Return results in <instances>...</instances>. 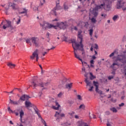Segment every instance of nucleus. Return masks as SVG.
I'll list each match as a JSON object with an SVG mask.
<instances>
[{"label":"nucleus","mask_w":126,"mask_h":126,"mask_svg":"<svg viewBox=\"0 0 126 126\" xmlns=\"http://www.w3.org/2000/svg\"><path fill=\"white\" fill-rule=\"evenodd\" d=\"M21 21V20L20 19H19L18 20V21L17 22V24H19Z\"/></svg>","instance_id":"0e129e2a"},{"label":"nucleus","mask_w":126,"mask_h":126,"mask_svg":"<svg viewBox=\"0 0 126 126\" xmlns=\"http://www.w3.org/2000/svg\"><path fill=\"white\" fill-rule=\"evenodd\" d=\"M91 22H92V23H96V22H97V20H96V19H95V18L93 17L91 19Z\"/></svg>","instance_id":"e433bc0d"},{"label":"nucleus","mask_w":126,"mask_h":126,"mask_svg":"<svg viewBox=\"0 0 126 126\" xmlns=\"http://www.w3.org/2000/svg\"><path fill=\"white\" fill-rule=\"evenodd\" d=\"M7 110H8V112H11V113H14V111H12V110H11V109H10V107H8L7 108Z\"/></svg>","instance_id":"c03bdc74"},{"label":"nucleus","mask_w":126,"mask_h":126,"mask_svg":"<svg viewBox=\"0 0 126 126\" xmlns=\"http://www.w3.org/2000/svg\"><path fill=\"white\" fill-rule=\"evenodd\" d=\"M37 116H38V118H39V119H42V116H41V115L40 114V113H39L38 114H37Z\"/></svg>","instance_id":"69168bd1"},{"label":"nucleus","mask_w":126,"mask_h":126,"mask_svg":"<svg viewBox=\"0 0 126 126\" xmlns=\"http://www.w3.org/2000/svg\"><path fill=\"white\" fill-rule=\"evenodd\" d=\"M63 41H64V42H67V37H66V36L64 37Z\"/></svg>","instance_id":"4d7b16f0"},{"label":"nucleus","mask_w":126,"mask_h":126,"mask_svg":"<svg viewBox=\"0 0 126 126\" xmlns=\"http://www.w3.org/2000/svg\"><path fill=\"white\" fill-rule=\"evenodd\" d=\"M92 14H93L94 17H97L98 16V12L94 9Z\"/></svg>","instance_id":"b1692460"},{"label":"nucleus","mask_w":126,"mask_h":126,"mask_svg":"<svg viewBox=\"0 0 126 126\" xmlns=\"http://www.w3.org/2000/svg\"><path fill=\"white\" fill-rule=\"evenodd\" d=\"M110 111H112L113 113H117L118 112V110L115 107H112L110 108Z\"/></svg>","instance_id":"473e14b6"},{"label":"nucleus","mask_w":126,"mask_h":126,"mask_svg":"<svg viewBox=\"0 0 126 126\" xmlns=\"http://www.w3.org/2000/svg\"><path fill=\"white\" fill-rule=\"evenodd\" d=\"M40 26L42 27V29H44V30H47V29H51V28H50V25H51V24L44 21L43 22V24H40Z\"/></svg>","instance_id":"0eeeda50"},{"label":"nucleus","mask_w":126,"mask_h":126,"mask_svg":"<svg viewBox=\"0 0 126 126\" xmlns=\"http://www.w3.org/2000/svg\"><path fill=\"white\" fill-rule=\"evenodd\" d=\"M91 64H94V60H91L90 62Z\"/></svg>","instance_id":"5fc2aeb1"},{"label":"nucleus","mask_w":126,"mask_h":126,"mask_svg":"<svg viewBox=\"0 0 126 126\" xmlns=\"http://www.w3.org/2000/svg\"><path fill=\"white\" fill-rule=\"evenodd\" d=\"M94 49H96V50H98L99 49V46H98V44H94Z\"/></svg>","instance_id":"a18cd8bd"},{"label":"nucleus","mask_w":126,"mask_h":126,"mask_svg":"<svg viewBox=\"0 0 126 126\" xmlns=\"http://www.w3.org/2000/svg\"><path fill=\"white\" fill-rule=\"evenodd\" d=\"M101 16H102V17H103V18H106L107 14H101Z\"/></svg>","instance_id":"de8ad7c7"},{"label":"nucleus","mask_w":126,"mask_h":126,"mask_svg":"<svg viewBox=\"0 0 126 126\" xmlns=\"http://www.w3.org/2000/svg\"><path fill=\"white\" fill-rule=\"evenodd\" d=\"M46 36H47V38L49 39L50 38V33L47 32L46 34Z\"/></svg>","instance_id":"13d9d810"},{"label":"nucleus","mask_w":126,"mask_h":126,"mask_svg":"<svg viewBox=\"0 0 126 126\" xmlns=\"http://www.w3.org/2000/svg\"><path fill=\"white\" fill-rule=\"evenodd\" d=\"M90 75L91 80H93V79H95V78H96V76L93 75V73H92V72H90Z\"/></svg>","instance_id":"bb28decb"},{"label":"nucleus","mask_w":126,"mask_h":126,"mask_svg":"<svg viewBox=\"0 0 126 126\" xmlns=\"http://www.w3.org/2000/svg\"><path fill=\"white\" fill-rule=\"evenodd\" d=\"M93 29H91L89 30V34L90 37H92L93 35Z\"/></svg>","instance_id":"c756f323"},{"label":"nucleus","mask_w":126,"mask_h":126,"mask_svg":"<svg viewBox=\"0 0 126 126\" xmlns=\"http://www.w3.org/2000/svg\"><path fill=\"white\" fill-rule=\"evenodd\" d=\"M25 105L26 106V108H27V109H29V107L33 108V107L34 106V104H32L31 102L28 101H26L25 102Z\"/></svg>","instance_id":"2eb2a0df"},{"label":"nucleus","mask_w":126,"mask_h":126,"mask_svg":"<svg viewBox=\"0 0 126 126\" xmlns=\"http://www.w3.org/2000/svg\"><path fill=\"white\" fill-rule=\"evenodd\" d=\"M8 66H9V67H10V68H13V67H15V64H12L11 63H8L7 64Z\"/></svg>","instance_id":"a878e982"},{"label":"nucleus","mask_w":126,"mask_h":126,"mask_svg":"<svg viewBox=\"0 0 126 126\" xmlns=\"http://www.w3.org/2000/svg\"><path fill=\"white\" fill-rule=\"evenodd\" d=\"M107 8H108V9H111V6L110 5V4H107L106 6Z\"/></svg>","instance_id":"680f3d73"},{"label":"nucleus","mask_w":126,"mask_h":126,"mask_svg":"<svg viewBox=\"0 0 126 126\" xmlns=\"http://www.w3.org/2000/svg\"><path fill=\"white\" fill-rule=\"evenodd\" d=\"M61 96H63V93L62 92H60L58 94V96L59 97H61Z\"/></svg>","instance_id":"8fccbe9b"},{"label":"nucleus","mask_w":126,"mask_h":126,"mask_svg":"<svg viewBox=\"0 0 126 126\" xmlns=\"http://www.w3.org/2000/svg\"><path fill=\"white\" fill-rule=\"evenodd\" d=\"M118 18H119V15H114L112 18L113 20H114V21H116L117 20V19H118Z\"/></svg>","instance_id":"72a5a7b5"},{"label":"nucleus","mask_w":126,"mask_h":126,"mask_svg":"<svg viewBox=\"0 0 126 126\" xmlns=\"http://www.w3.org/2000/svg\"><path fill=\"white\" fill-rule=\"evenodd\" d=\"M79 109H85V105L84 104H81L79 107Z\"/></svg>","instance_id":"4c0bfd02"},{"label":"nucleus","mask_w":126,"mask_h":126,"mask_svg":"<svg viewBox=\"0 0 126 126\" xmlns=\"http://www.w3.org/2000/svg\"><path fill=\"white\" fill-rule=\"evenodd\" d=\"M74 57L75 58H76V59H77L78 60H79V61H80V62H81L83 65H85V66L87 65V63L86 62H84V61L83 62L82 61V59H80V57L77 56V54H76V52H75V51H74Z\"/></svg>","instance_id":"ddd939ff"},{"label":"nucleus","mask_w":126,"mask_h":126,"mask_svg":"<svg viewBox=\"0 0 126 126\" xmlns=\"http://www.w3.org/2000/svg\"><path fill=\"white\" fill-rule=\"evenodd\" d=\"M75 119H79V116L78 115H75Z\"/></svg>","instance_id":"338daca9"},{"label":"nucleus","mask_w":126,"mask_h":126,"mask_svg":"<svg viewBox=\"0 0 126 126\" xmlns=\"http://www.w3.org/2000/svg\"><path fill=\"white\" fill-rule=\"evenodd\" d=\"M124 4H125V2H122V0H118L117 3V9H121L124 6Z\"/></svg>","instance_id":"4468645a"},{"label":"nucleus","mask_w":126,"mask_h":126,"mask_svg":"<svg viewBox=\"0 0 126 126\" xmlns=\"http://www.w3.org/2000/svg\"><path fill=\"white\" fill-rule=\"evenodd\" d=\"M94 88V87H93V86H92V87H90V89H89V91H92V90H93V89Z\"/></svg>","instance_id":"bf43d9fd"},{"label":"nucleus","mask_w":126,"mask_h":126,"mask_svg":"<svg viewBox=\"0 0 126 126\" xmlns=\"http://www.w3.org/2000/svg\"><path fill=\"white\" fill-rule=\"evenodd\" d=\"M38 49H36L32 53V56H31V60H34L36 58V62H38L39 60V54H38Z\"/></svg>","instance_id":"6e6552de"},{"label":"nucleus","mask_w":126,"mask_h":126,"mask_svg":"<svg viewBox=\"0 0 126 126\" xmlns=\"http://www.w3.org/2000/svg\"><path fill=\"white\" fill-rule=\"evenodd\" d=\"M58 27H59L58 26V23H56V26H54V25H52V24H51L50 25V26H49V28H50V29L51 28H54V29H58Z\"/></svg>","instance_id":"4be33fe9"},{"label":"nucleus","mask_w":126,"mask_h":126,"mask_svg":"<svg viewBox=\"0 0 126 126\" xmlns=\"http://www.w3.org/2000/svg\"><path fill=\"white\" fill-rule=\"evenodd\" d=\"M68 82H69V79H67L66 78H63V80H62V84H63V85H64V84H66L67 83H68Z\"/></svg>","instance_id":"6ab92c4d"},{"label":"nucleus","mask_w":126,"mask_h":126,"mask_svg":"<svg viewBox=\"0 0 126 126\" xmlns=\"http://www.w3.org/2000/svg\"><path fill=\"white\" fill-rule=\"evenodd\" d=\"M92 60H93L94 61V60H96V57H95V55L92 56Z\"/></svg>","instance_id":"e2e57ef3"},{"label":"nucleus","mask_w":126,"mask_h":126,"mask_svg":"<svg viewBox=\"0 0 126 126\" xmlns=\"http://www.w3.org/2000/svg\"><path fill=\"white\" fill-rule=\"evenodd\" d=\"M75 30V31H77L78 30V29L76 26L74 27V28H71V30Z\"/></svg>","instance_id":"49530a36"},{"label":"nucleus","mask_w":126,"mask_h":126,"mask_svg":"<svg viewBox=\"0 0 126 126\" xmlns=\"http://www.w3.org/2000/svg\"><path fill=\"white\" fill-rule=\"evenodd\" d=\"M99 6H100L101 8H102V7H104V6H105V3L101 4L100 5H99Z\"/></svg>","instance_id":"6e6d98bb"},{"label":"nucleus","mask_w":126,"mask_h":126,"mask_svg":"<svg viewBox=\"0 0 126 126\" xmlns=\"http://www.w3.org/2000/svg\"><path fill=\"white\" fill-rule=\"evenodd\" d=\"M116 50H115L113 52H112L110 55L109 57L110 58H112V57H114V56L115 55V54H116Z\"/></svg>","instance_id":"ea45409f"},{"label":"nucleus","mask_w":126,"mask_h":126,"mask_svg":"<svg viewBox=\"0 0 126 126\" xmlns=\"http://www.w3.org/2000/svg\"><path fill=\"white\" fill-rule=\"evenodd\" d=\"M80 47V48L79 47V49L77 50H79L80 51H81L82 52V54L84 55V54H85V52H84V48H83V44L82 47H81V45Z\"/></svg>","instance_id":"393cba45"},{"label":"nucleus","mask_w":126,"mask_h":126,"mask_svg":"<svg viewBox=\"0 0 126 126\" xmlns=\"http://www.w3.org/2000/svg\"><path fill=\"white\" fill-rule=\"evenodd\" d=\"M77 98L78 99V100H82V98H81V95L78 94L77 95Z\"/></svg>","instance_id":"09e8293b"},{"label":"nucleus","mask_w":126,"mask_h":126,"mask_svg":"<svg viewBox=\"0 0 126 126\" xmlns=\"http://www.w3.org/2000/svg\"><path fill=\"white\" fill-rule=\"evenodd\" d=\"M65 87L67 89H70V88L72 87V83H71L70 84L67 83L65 85Z\"/></svg>","instance_id":"5701e85b"},{"label":"nucleus","mask_w":126,"mask_h":126,"mask_svg":"<svg viewBox=\"0 0 126 126\" xmlns=\"http://www.w3.org/2000/svg\"><path fill=\"white\" fill-rule=\"evenodd\" d=\"M101 8H101V6H100V5H97V6H95V7L94 8V10L97 11V10H99V9H101Z\"/></svg>","instance_id":"c9c22d12"},{"label":"nucleus","mask_w":126,"mask_h":126,"mask_svg":"<svg viewBox=\"0 0 126 126\" xmlns=\"http://www.w3.org/2000/svg\"><path fill=\"white\" fill-rule=\"evenodd\" d=\"M31 82L32 83V85L33 86V89H35V87H38V86L44 88V86H47V85L48 84V83L39 82V80L37 76H34L32 77Z\"/></svg>","instance_id":"f257e3e1"},{"label":"nucleus","mask_w":126,"mask_h":126,"mask_svg":"<svg viewBox=\"0 0 126 126\" xmlns=\"http://www.w3.org/2000/svg\"><path fill=\"white\" fill-rule=\"evenodd\" d=\"M58 115L60 116V112H58V111H57L56 112L55 115H54V117H57V116H58Z\"/></svg>","instance_id":"3c124183"},{"label":"nucleus","mask_w":126,"mask_h":126,"mask_svg":"<svg viewBox=\"0 0 126 126\" xmlns=\"http://www.w3.org/2000/svg\"><path fill=\"white\" fill-rule=\"evenodd\" d=\"M120 57H122V58H120V57H117V61H119V62H121L122 63H124L125 64L126 63V57L124 55H120Z\"/></svg>","instance_id":"9b49d317"},{"label":"nucleus","mask_w":126,"mask_h":126,"mask_svg":"<svg viewBox=\"0 0 126 126\" xmlns=\"http://www.w3.org/2000/svg\"><path fill=\"white\" fill-rule=\"evenodd\" d=\"M0 28L4 29L5 30L6 28H9L11 32L12 33V30H14V28L11 25V21L8 20H3L0 25Z\"/></svg>","instance_id":"f03ea898"},{"label":"nucleus","mask_w":126,"mask_h":126,"mask_svg":"<svg viewBox=\"0 0 126 126\" xmlns=\"http://www.w3.org/2000/svg\"><path fill=\"white\" fill-rule=\"evenodd\" d=\"M119 107H123V106H125V103H122L121 104L119 105Z\"/></svg>","instance_id":"052dcab7"},{"label":"nucleus","mask_w":126,"mask_h":126,"mask_svg":"<svg viewBox=\"0 0 126 126\" xmlns=\"http://www.w3.org/2000/svg\"><path fill=\"white\" fill-rule=\"evenodd\" d=\"M64 117H65V114L63 113H61V114L59 115V116L57 117V119L62 120V118H64Z\"/></svg>","instance_id":"412c9836"},{"label":"nucleus","mask_w":126,"mask_h":126,"mask_svg":"<svg viewBox=\"0 0 126 126\" xmlns=\"http://www.w3.org/2000/svg\"><path fill=\"white\" fill-rule=\"evenodd\" d=\"M14 89H15V90H18L19 92H22V90H21V89H18V88H14Z\"/></svg>","instance_id":"864d4df0"},{"label":"nucleus","mask_w":126,"mask_h":126,"mask_svg":"<svg viewBox=\"0 0 126 126\" xmlns=\"http://www.w3.org/2000/svg\"><path fill=\"white\" fill-rule=\"evenodd\" d=\"M94 3H95V0H92L91 4H94Z\"/></svg>","instance_id":"774afa93"},{"label":"nucleus","mask_w":126,"mask_h":126,"mask_svg":"<svg viewBox=\"0 0 126 126\" xmlns=\"http://www.w3.org/2000/svg\"><path fill=\"white\" fill-rule=\"evenodd\" d=\"M72 44H74L75 45V47L76 48V49H75V47L73 46V44H72V47L74 49V53L75 52V51H77L79 49V47L81 46V44H80V43H77L76 42H75V40H72L71 41Z\"/></svg>","instance_id":"1a4fd4ad"},{"label":"nucleus","mask_w":126,"mask_h":126,"mask_svg":"<svg viewBox=\"0 0 126 126\" xmlns=\"http://www.w3.org/2000/svg\"><path fill=\"white\" fill-rule=\"evenodd\" d=\"M24 116V112L22 109H21L20 111V121L21 123H22L23 124H25V121H22V117Z\"/></svg>","instance_id":"dca6fc26"},{"label":"nucleus","mask_w":126,"mask_h":126,"mask_svg":"<svg viewBox=\"0 0 126 126\" xmlns=\"http://www.w3.org/2000/svg\"><path fill=\"white\" fill-rule=\"evenodd\" d=\"M31 40L33 46H35L36 47H39L40 45V43H39V38L35 36L32 37H31Z\"/></svg>","instance_id":"39448f33"},{"label":"nucleus","mask_w":126,"mask_h":126,"mask_svg":"<svg viewBox=\"0 0 126 126\" xmlns=\"http://www.w3.org/2000/svg\"><path fill=\"white\" fill-rule=\"evenodd\" d=\"M63 7L65 11L67 10V9H68L69 8L68 6L66 4V3L65 2L63 4Z\"/></svg>","instance_id":"7c9ffc66"},{"label":"nucleus","mask_w":126,"mask_h":126,"mask_svg":"<svg viewBox=\"0 0 126 126\" xmlns=\"http://www.w3.org/2000/svg\"><path fill=\"white\" fill-rule=\"evenodd\" d=\"M32 108H33L35 113H36V112H37L38 111H39V109H38V108H37V106H36L35 105Z\"/></svg>","instance_id":"58836bf2"},{"label":"nucleus","mask_w":126,"mask_h":126,"mask_svg":"<svg viewBox=\"0 0 126 126\" xmlns=\"http://www.w3.org/2000/svg\"><path fill=\"white\" fill-rule=\"evenodd\" d=\"M31 38H28L26 40V42L27 43V44H29L30 43H31Z\"/></svg>","instance_id":"79ce46f5"},{"label":"nucleus","mask_w":126,"mask_h":126,"mask_svg":"<svg viewBox=\"0 0 126 126\" xmlns=\"http://www.w3.org/2000/svg\"><path fill=\"white\" fill-rule=\"evenodd\" d=\"M57 26L60 29L65 30V29H66V27H67V22L64 21V22H57Z\"/></svg>","instance_id":"20e7f679"},{"label":"nucleus","mask_w":126,"mask_h":126,"mask_svg":"<svg viewBox=\"0 0 126 126\" xmlns=\"http://www.w3.org/2000/svg\"><path fill=\"white\" fill-rule=\"evenodd\" d=\"M75 114V112L74 111H72L71 113H68V115L70 116V117H72V118H73V115Z\"/></svg>","instance_id":"a19ab883"},{"label":"nucleus","mask_w":126,"mask_h":126,"mask_svg":"<svg viewBox=\"0 0 126 126\" xmlns=\"http://www.w3.org/2000/svg\"><path fill=\"white\" fill-rule=\"evenodd\" d=\"M30 98H31L29 95H28L27 94H23L22 95L19 100L18 101H14L11 100V98H10V102L9 104H12V105H19L20 104V101H25V100H29Z\"/></svg>","instance_id":"7ed1b4c3"},{"label":"nucleus","mask_w":126,"mask_h":126,"mask_svg":"<svg viewBox=\"0 0 126 126\" xmlns=\"http://www.w3.org/2000/svg\"><path fill=\"white\" fill-rule=\"evenodd\" d=\"M56 106H57V107H56L55 106H53L52 107L53 109L54 110H59L60 109V107H61V105H59V102L56 101L55 102Z\"/></svg>","instance_id":"aec40b11"},{"label":"nucleus","mask_w":126,"mask_h":126,"mask_svg":"<svg viewBox=\"0 0 126 126\" xmlns=\"http://www.w3.org/2000/svg\"><path fill=\"white\" fill-rule=\"evenodd\" d=\"M115 65H117V66H119V63H114L113 64L110 66V67L112 68H114L115 67Z\"/></svg>","instance_id":"c85d7f7f"},{"label":"nucleus","mask_w":126,"mask_h":126,"mask_svg":"<svg viewBox=\"0 0 126 126\" xmlns=\"http://www.w3.org/2000/svg\"><path fill=\"white\" fill-rule=\"evenodd\" d=\"M82 31L80 30L78 32V38L80 39V44L81 46L83 47L82 41H83V35L82 34Z\"/></svg>","instance_id":"9d476101"},{"label":"nucleus","mask_w":126,"mask_h":126,"mask_svg":"<svg viewBox=\"0 0 126 126\" xmlns=\"http://www.w3.org/2000/svg\"><path fill=\"white\" fill-rule=\"evenodd\" d=\"M78 126H89L87 123H85L83 121H78Z\"/></svg>","instance_id":"a211bd4d"},{"label":"nucleus","mask_w":126,"mask_h":126,"mask_svg":"<svg viewBox=\"0 0 126 126\" xmlns=\"http://www.w3.org/2000/svg\"><path fill=\"white\" fill-rule=\"evenodd\" d=\"M23 11H22V12H19V14H27V10H26V9H25V8H23Z\"/></svg>","instance_id":"cd10ccee"},{"label":"nucleus","mask_w":126,"mask_h":126,"mask_svg":"<svg viewBox=\"0 0 126 126\" xmlns=\"http://www.w3.org/2000/svg\"><path fill=\"white\" fill-rule=\"evenodd\" d=\"M93 84H94V86H95V87H96L97 86H99V83L98 82L94 81Z\"/></svg>","instance_id":"f704fd0d"},{"label":"nucleus","mask_w":126,"mask_h":126,"mask_svg":"<svg viewBox=\"0 0 126 126\" xmlns=\"http://www.w3.org/2000/svg\"><path fill=\"white\" fill-rule=\"evenodd\" d=\"M84 76H85V77L87 78L85 80V82H86V83L87 84V86H91V85H90V84H91V82H89L88 81V78H87V74H85Z\"/></svg>","instance_id":"f3484780"},{"label":"nucleus","mask_w":126,"mask_h":126,"mask_svg":"<svg viewBox=\"0 0 126 126\" xmlns=\"http://www.w3.org/2000/svg\"><path fill=\"white\" fill-rule=\"evenodd\" d=\"M10 7H12L13 10H17L19 9V6H18V4L17 3L10 2Z\"/></svg>","instance_id":"f8f14e48"},{"label":"nucleus","mask_w":126,"mask_h":126,"mask_svg":"<svg viewBox=\"0 0 126 126\" xmlns=\"http://www.w3.org/2000/svg\"><path fill=\"white\" fill-rule=\"evenodd\" d=\"M84 27L85 28H88V26H89V23H88V22H84Z\"/></svg>","instance_id":"2f4dec72"},{"label":"nucleus","mask_w":126,"mask_h":126,"mask_svg":"<svg viewBox=\"0 0 126 126\" xmlns=\"http://www.w3.org/2000/svg\"><path fill=\"white\" fill-rule=\"evenodd\" d=\"M95 91L96 92H98V91H99V86L95 87Z\"/></svg>","instance_id":"603ef678"},{"label":"nucleus","mask_w":126,"mask_h":126,"mask_svg":"<svg viewBox=\"0 0 126 126\" xmlns=\"http://www.w3.org/2000/svg\"><path fill=\"white\" fill-rule=\"evenodd\" d=\"M114 79V76L111 75L108 77V80H111V79Z\"/></svg>","instance_id":"37998d69"},{"label":"nucleus","mask_w":126,"mask_h":126,"mask_svg":"<svg viewBox=\"0 0 126 126\" xmlns=\"http://www.w3.org/2000/svg\"><path fill=\"white\" fill-rule=\"evenodd\" d=\"M61 9H62V7L60 5V2H58V1H56V6L52 9V11L55 16H57V15H58V14H57V12L56 11L60 10Z\"/></svg>","instance_id":"423d86ee"}]
</instances>
